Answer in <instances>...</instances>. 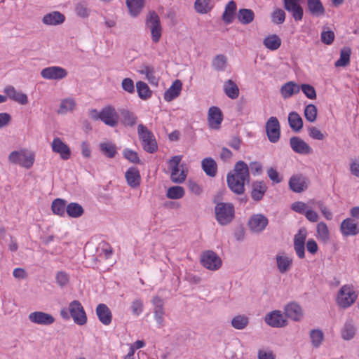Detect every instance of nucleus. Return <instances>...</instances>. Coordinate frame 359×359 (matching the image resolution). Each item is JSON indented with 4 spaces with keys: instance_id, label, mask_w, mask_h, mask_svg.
I'll return each instance as SVG.
<instances>
[{
    "instance_id": "31",
    "label": "nucleus",
    "mask_w": 359,
    "mask_h": 359,
    "mask_svg": "<svg viewBox=\"0 0 359 359\" xmlns=\"http://www.w3.org/2000/svg\"><path fill=\"white\" fill-rule=\"evenodd\" d=\"M182 86V82L178 79L175 80L172 86L165 92L164 99L168 102H170L178 97L180 94Z\"/></svg>"
},
{
    "instance_id": "48",
    "label": "nucleus",
    "mask_w": 359,
    "mask_h": 359,
    "mask_svg": "<svg viewBox=\"0 0 359 359\" xmlns=\"http://www.w3.org/2000/svg\"><path fill=\"white\" fill-rule=\"evenodd\" d=\"M194 8L198 13H208L212 8L211 0H196L194 3Z\"/></svg>"
},
{
    "instance_id": "57",
    "label": "nucleus",
    "mask_w": 359,
    "mask_h": 359,
    "mask_svg": "<svg viewBox=\"0 0 359 359\" xmlns=\"http://www.w3.org/2000/svg\"><path fill=\"white\" fill-rule=\"evenodd\" d=\"M335 34L333 31L330 30L327 27H324L320 34L321 41L326 44L330 45L333 43Z\"/></svg>"
},
{
    "instance_id": "51",
    "label": "nucleus",
    "mask_w": 359,
    "mask_h": 359,
    "mask_svg": "<svg viewBox=\"0 0 359 359\" xmlns=\"http://www.w3.org/2000/svg\"><path fill=\"white\" fill-rule=\"evenodd\" d=\"M120 113L123 118V122L126 126H133L136 124L137 117L134 113L128 109H121Z\"/></svg>"
},
{
    "instance_id": "49",
    "label": "nucleus",
    "mask_w": 359,
    "mask_h": 359,
    "mask_svg": "<svg viewBox=\"0 0 359 359\" xmlns=\"http://www.w3.org/2000/svg\"><path fill=\"white\" fill-rule=\"evenodd\" d=\"M137 92L138 96L142 100H147L151 96V91L150 90L148 85L143 81H138L136 83Z\"/></svg>"
},
{
    "instance_id": "28",
    "label": "nucleus",
    "mask_w": 359,
    "mask_h": 359,
    "mask_svg": "<svg viewBox=\"0 0 359 359\" xmlns=\"http://www.w3.org/2000/svg\"><path fill=\"white\" fill-rule=\"evenodd\" d=\"M128 184L132 188H137L140 186L141 176L139 170L135 167H131L128 169L125 173Z\"/></svg>"
},
{
    "instance_id": "35",
    "label": "nucleus",
    "mask_w": 359,
    "mask_h": 359,
    "mask_svg": "<svg viewBox=\"0 0 359 359\" xmlns=\"http://www.w3.org/2000/svg\"><path fill=\"white\" fill-rule=\"evenodd\" d=\"M201 165L205 174L210 177H215L217 171V165L212 158H205L201 162Z\"/></svg>"
},
{
    "instance_id": "12",
    "label": "nucleus",
    "mask_w": 359,
    "mask_h": 359,
    "mask_svg": "<svg viewBox=\"0 0 359 359\" xmlns=\"http://www.w3.org/2000/svg\"><path fill=\"white\" fill-rule=\"evenodd\" d=\"M182 159V156H172L168 161V168L170 170V179L175 183H182L186 179L185 172L182 170H181V179L175 178L176 172H180L179 165Z\"/></svg>"
},
{
    "instance_id": "32",
    "label": "nucleus",
    "mask_w": 359,
    "mask_h": 359,
    "mask_svg": "<svg viewBox=\"0 0 359 359\" xmlns=\"http://www.w3.org/2000/svg\"><path fill=\"white\" fill-rule=\"evenodd\" d=\"M307 8L313 16H321L325 14V10L320 0H307Z\"/></svg>"
},
{
    "instance_id": "62",
    "label": "nucleus",
    "mask_w": 359,
    "mask_h": 359,
    "mask_svg": "<svg viewBox=\"0 0 359 359\" xmlns=\"http://www.w3.org/2000/svg\"><path fill=\"white\" fill-rule=\"evenodd\" d=\"M143 302L141 299H135L131 304V310L135 316H140L143 311Z\"/></svg>"
},
{
    "instance_id": "50",
    "label": "nucleus",
    "mask_w": 359,
    "mask_h": 359,
    "mask_svg": "<svg viewBox=\"0 0 359 359\" xmlns=\"http://www.w3.org/2000/svg\"><path fill=\"white\" fill-rule=\"evenodd\" d=\"M317 237L319 240L327 242L330 238V232L327 224L320 222L317 224Z\"/></svg>"
},
{
    "instance_id": "21",
    "label": "nucleus",
    "mask_w": 359,
    "mask_h": 359,
    "mask_svg": "<svg viewBox=\"0 0 359 359\" xmlns=\"http://www.w3.org/2000/svg\"><path fill=\"white\" fill-rule=\"evenodd\" d=\"M231 172V175L234 177L245 180L248 183L250 182V176L249 167L247 163L243 161H238L235 165L233 172Z\"/></svg>"
},
{
    "instance_id": "37",
    "label": "nucleus",
    "mask_w": 359,
    "mask_h": 359,
    "mask_svg": "<svg viewBox=\"0 0 359 359\" xmlns=\"http://www.w3.org/2000/svg\"><path fill=\"white\" fill-rule=\"evenodd\" d=\"M223 88L226 96L231 99H236L239 95V88L231 79L224 82Z\"/></svg>"
},
{
    "instance_id": "53",
    "label": "nucleus",
    "mask_w": 359,
    "mask_h": 359,
    "mask_svg": "<svg viewBox=\"0 0 359 359\" xmlns=\"http://www.w3.org/2000/svg\"><path fill=\"white\" fill-rule=\"evenodd\" d=\"M213 68L217 71H224L227 65V58L224 55H216L212 62Z\"/></svg>"
},
{
    "instance_id": "60",
    "label": "nucleus",
    "mask_w": 359,
    "mask_h": 359,
    "mask_svg": "<svg viewBox=\"0 0 359 359\" xmlns=\"http://www.w3.org/2000/svg\"><path fill=\"white\" fill-rule=\"evenodd\" d=\"M141 73L146 75L147 79L151 83L157 84L158 79L154 76V68L151 66H144Z\"/></svg>"
},
{
    "instance_id": "5",
    "label": "nucleus",
    "mask_w": 359,
    "mask_h": 359,
    "mask_svg": "<svg viewBox=\"0 0 359 359\" xmlns=\"http://www.w3.org/2000/svg\"><path fill=\"white\" fill-rule=\"evenodd\" d=\"M8 161L13 164H18L29 169L34 164V154L25 150L13 151L9 154Z\"/></svg>"
},
{
    "instance_id": "46",
    "label": "nucleus",
    "mask_w": 359,
    "mask_h": 359,
    "mask_svg": "<svg viewBox=\"0 0 359 359\" xmlns=\"http://www.w3.org/2000/svg\"><path fill=\"white\" fill-rule=\"evenodd\" d=\"M76 107V102L72 98L64 99L61 101L57 114H65L69 111H72Z\"/></svg>"
},
{
    "instance_id": "19",
    "label": "nucleus",
    "mask_w": 359,
    "mask_h": 359,
    "mask_svg": "<svg viewBox=\"0 0 359 359\" xmlns=\"http://www.w3.org/2000/svg\"><path fill=\"white\" fill-rule=\"evenodd\" d=\"M226 182L228 187L230 190L237 195H241L245 192V180L238 179L233 175L231 172H229L226 176Z\"/></svg>"
},
{
    "instance_id": "47",
    "label": "nucleus",
    "mask_w": 359,
    "mask_h": 359,
    "mask_svg": "<svg viewBox=\"0 0 359 359\" xmlns=\"http://www.w3.org/2000/svg\"><path fill=\"white\" fill-rule=\"evenodd\" d=\"M101 152L108 158H112L116 154V147L111 142H102L100 144Z\"/></svg>"
},
{
    "instance_id": "38",
    "label": "nucleus",
    "mask_w": 359,
    "mask_h": 359,
    "mask_svg": "<svg viewBox=\"0 0 359 359\" xmlns=\"http://www.w3.org/2000/svg\"><path fill=\"white\" fill-rule=\"evenodd\" d=\"M288 123L291 129L294 132H299L303 127V120L295 111L289 114Z\"/></svg>"
},
{
    "instance_id": "17",
    "label": "nucleus",
    "mask_w": 359,
    "mask_h": 359,
    "mask_svg": "<svg viewBox=\"0 0 359 359\" xmlns=\"http://www.w3.org/2000/svg\"><path fill=\"white\" fill-rule=\"evenodd\" d=\"M51 147L53 151L59 154L62 159L67 160L70 158V148L60 138H54L51 143Z\"/></svg>"
},
{
    "instance_id": "29",
    "label": "nucleus",
    "mask_w": 359,
    "mask_h": 359,
    "mask_svg": "<svg viewBox=\"0 0 359 359\" xmlns=\"http://www.w3.org/2000/svg\"><path fill=\"white\" fill-rule=\"evenodd\" d=\"M65 20V16L59 11H52L46 14L42 18V22L46 25H58Z\"/></svg>"
},
{
    "instance_id": "44",
    "label": "nucleus",
    "mask_w": 359,
    "mask_h": 359,
    "mask_svg": "<svg viewBox=\"0 0 359 359\" xmlns=\"http://www.w3.org/2000/svg\"><path fill=\"white\" fill-rule=\"evenodd\" d=\"M83 207L77 203H70L67 205V214L72 218H77L83 214Z\"/></svg>"
},
{
    "instance_id": "16",
    "label": "nucleus",
    "mask_w": 359,
    "mask_h": 359,
    "mask_svg": "<svg viewBox=\"0 0 359 359\" xmlns=\"http://www.w3.org/2000/svg\"><path fill=\"white\" fill-rule=\"evenodd\" d=\"M292 149L299 154H310L312 153L311 147L299 137H292L290 140Z\"/></svg>"
},
{
    "instance_id": "41",
    "label": "nucleus",
    "mask_w": 359,
    "mask_h": 359,
    "mask_svg": "<svg viewBox=\"0 0 359 359\" xmlns=\"http://www.w3.org/2000/svg\"><path fill=\"white\" fill-rule=\"evenodd\" d=\"M126 5L130 14L133 17H136L142 10L144 1L143 0H126Z\"/></svg>"
},
{
    "instance_id": "7",
    "label": "nucleus",
    "mask_w": 359,
    "mask_h": 359,
    "mask_svg": "<svg viewBox=\"0 0 359 359\" xmlns=\"http://www.w3.org/2000/svg\"><path fill=\"white\" fill-rule=\"evenodd\" d=\"M201 264L208 270L216 271L222 266V262L215 252L207 250L201 255Z\"/></svg>"
},
{
    "instance_id": "33",
    "label": "nucleus",
    "mask_w": 359,
    "mask_h": 359,
    "mask_svg": "<svg viewBox=\"0 0 359 359\" xmlns=\"http://www.w3.org/2000/svg\"><path fill=\"white\" fill-rule=\"evenodd\" d=\"M355 327L352 319H348L344 323L341 330V338L344 340L348 341L352 339L355 334Z\"/></svg>"
},
{
    "instance_id": "11",
    "label": "nucleus",
    "mask_w": 359,
    "mask_h": 359,
    "mask_svg": "<svg viewBox=\"0 0 359 359\" xmlns=\"http://www.w3.org/2000/svg\"><path fill=\"white\" fill-rule=\"evenodd\" d=\"M41 76L48 80H60L67 76V72L63 67L52 66L43 69L41 71Z\"/></svg>"
},
{
    "instance_id": "54",
    "label": "nucleus",
    "mask_w": 359,
    "mask_h": 359,
    "mask_svg": "<svg viewBox=\"0 0 359 359\" xmlns=\"http://www.w3.org/2000/svg\"><path fill=\"white\" fill-rule=\"evenodd\" d=\"M248 318L244 315L235 316L231 320V325L235 329L243 330L248 325Z\"/></svg>"
},
{
    "instance_id": "56",
    "label": "nucleus",
    "mask_w": 359,
    "mask_h": 359,
    "mask_svg": "<svg viewBox=\"0 0 359 359\" xmlns=\"http://www.w3.org/2000/svg\"><path fill=\"white\" fill-rule=\"evenodd\" d=\"M318 110L313 104H309L304 109V116L306 119L311 123H313L317 118Z\"/></svg>"
},
{
    "instance_id": "64",
    "label": "nucleus",
    "mask_w": 359,
    "mask_h": 359,
    "mask_svg": "<svg viewBox=\"0 0 359 359\" xmlns=\"http://www.w3.org/2000/svg\"><path fill=\"white\" fill-rule=\"evenodd\" d=\"M56 282L60 287H64L69 283V275L65 271H58L56 273Z\"/></svg>"
},
{
    "instance_id": "27",
    "label": "nucleus",
    "mask_w": 359,
    "mask_h": 359,
    "mask_svg": "<svg viewBox=\"0 0 359 359\" xmlns=\"http://www.w3.org/2000/svg\"><path fill=\"white\" fill-rule=\"evenodd\" d=\"M277 268L280 273H287L292 266V259L284 253H278L276 256Z\"/></svg>"
},
{
    "instance_id": "8",
    "label": "nucleus",
    "mask_w": 359,
    "mask_h": 359,
    "mask_svg": "<svg viewBox=\"0 0 359 359\" xmlns=\"http://www.w3.org/2000/svg\"><path fill=\"white\" fill-rule=\"evenodd\" d=\"M290 189L295 193H302L306 191L309 184L310 180L306 176L298 173L293 175L289 180Z\"/></svg>"
},
{
    "instance_id": "45",
    "label": "nucleus",
    "mask_w": 359,
    "mask_h": 359,
    "mask_svg": "<svg viewBox=\"0 0 359 359\" xmlns=\"http://www.w3.org/2000/svg\"><path fill=\"white\" fill-rule=\"evenodd\" d=\"M309 336L311 344L314 348H318L324 340V334L320 329L311 330Z\"/></svg>"
},
{
    "instance_id": "22",
    "label": "nucleus",
    "mask_w": 359,
    "mask_h": 359,
    "mask_svg": "<svg viewBox=\"0 0 359 359\" xmlns=\"http://www.w3.org/2000/svg\"><path fill=\"white\" fill-rule=\"evenodd\" d=\"M4 93L11 100L20 104L25 105L28 103L27 95L20 91L17 90L13 86H8L4 89Z\"/></svg>"
},
{
    "instance_id": "15",
    "label": "nucleus",
    "mask_w": 359,
    "mask_h": 359,
    "mask_svg": "<svg viewBox=\"0 0 359 359\" xmlns=\"http://www.w3.org/2000/svg\"><path fill=\"white\" fill-rule=\"evenodd\" d=\"M268 223L269 220L266 217L262 214H256L250 217L248 225L253 232L260 233L266 227Z\"/></svg>"
},
{
    "instance_id": "26",
    "label": "nucleus",
    "mask_w": 359,
    "mask_h": 359,
    "mask_svg": "<svg viewBox=\"0 0 359 359\" xmlns=\"http://www.w3.org/2000/svg\"><path fill=\"white\" fill-rule=\"evenodd\" d=\"M95 311L98 319L103 325H109L111 323L112 313L106 304H98Z\"/></svg>"
},
{
    "instance_id": "10",
    "label": "nucleus",
    "mask_w": 359,
    "mask_h": 359,
    "mask_svg": "<svg viewBox=\"0 0 359 359\" xmlns=\"http://www.w3.org/2000/svg\"><path fill=\"white\" fill-rule=\"evenodd\" d=\"M118 114L113 106L108 105L102 109L100 121L107 126L116 127L118 123Z\"/></svg>"
},
{
    "instance_id": "42",
    "label": "nucleus",
    "mask_w": 359,
    "mask_h": 359,
    "mask_svg": "<svg viewBox=\"0 0 359 359\" xmlns=\"http://www.w3.org/2000/svg\"><path fill=\"white\" fill-rule=\"evenodd\" d=\"M351 54V50L349 47H344L340 51V57L337 60L334 66L339 67H346L350 63V56Z\"/></svg>"
},
{
    "instance_id": "14",
    "label": "nucleus",
    "mask_w": 359,
    "mask_h": 359,
    "mask_svg": "<svg viewBox=\"0 0 359 359\" xmlns=\"http://www.w3.org/2000/svg\"><path fill=\"white\" fill-rule=\"evenodd\" d=\"M300 0H283L285 9L291 13L295 21H300L303 18L304 10L299 4Z\"/></svg>"
},
{
    "instance_id": "58",
    "label": "nucleus",
    "mask_w": 359,
    "mask_h": 359,
    "mask_svg": "<svg viewBox=\"0 0 359 359\" xmlns=\"http://www.w3.org/2000/svg\"><path fill=\"white\" fill-rule=\"evenodd\" d=\"M309 204L316 205L321 211L323 216L327 220H331L332 219V212L327 209V208L324 205L323 202L321 201H309Z\"/></svg>"
},
{
    "instance_id": "25",
    "label": "nucleus",
    "mask_w": 359,
    "mask_h": 359,
    "mask_svg": "<svg viewBox=\"0 0 359 359\" xmlns=\"http://www.w3.org/2000/svg\"><path fill=\"white\" fill-rule=\"evenodd\" d=\"M152 304L154 306V313L155 320L160 326H163L164 321L163 316L165 314L163 300L158 296H155L152 299Z\"/></svg>"
},
{
    "instance_id": "18",
    "label": "nucleus",
    "mask_w": 359,
    "mask_h": 359,
    "mask_svg": "<svg viewBox=\"0 0 359 359\" xmlns=\"http://www.w3.org/2000/svg\"><path fill=\"white\" fill-rule=\"evenodd\" d=\"M29 320L34 323L43 325H49L55 322L54 317L42 311H34L29 313Z\"/></svg>"
},
{
    "instance_id": "20",
    "label": "nucleus",
    "mask_w": 359,
    "mask_h": 359,
    "mask_svg": "<svg viewBox=\"0 0 359 359\" xmlns=\"http://www.w3.org/2000/svg\"><path fill=\"white\" fill-rule=\"evenodd\" d=\"M222 119V113L219 107L215 106L210 107L208 116L210 128L212 129L219 128Z\"/></svg>"
},
{
    "instance_id": "52",
    "label": "nucleus",
    "mask_w": 359,
    "mask_h": 359,
    "mask_svg": "<svg viewBox=\"0 0 359 359\" xmlns=\"http://www.w3.org/2000/svg\"><path fill=\"white\" fill-rule=\"evenodd\" d=\"M75 12L80 18H87L90 15V10L88 8V3L85 1H82L76 4Z\"/></svg>"
},
{
    "instance_id": "3",
    "label": "nucleus",
    "mask_w": 359,
    "mask_h": 359,
    "mask_svg": "<svg viewBox=\"0 0 359 359\" xmlns=\"http://www.w3.org/2000/svg\"><path fill=\"white\" fill-rule=\"evenodd\" d=\"M145 26L150 31L152 41L156 43H158L162 36L163 29L160 18L155 11H151L148 13L145 20Z\"/></svg>"
},
{
    "instance_id": "55",
    "label": "nucleus",
    "mask_w": 359,
    "mask_h": 359,
    "mask_svg": "<svg viewBox=\"0 0 359 359\" xmlns=\"http://www.w3.org/2000/svg\"><path fill=\"white\" fill-rule=\"evenodd\" d=\"M184 189L180 186L171 187L168 189L167 197L170 199H180L184 195Z\"/></svg>"
},
{
    "instance_id": "6",
    "label": "nucleus",
    "mask_w": 359,
    "mask_h": 359,
    "mask_svg": "<svg viewBox=\"0 0 359 359\" xmlns=\"http://www.w3.org/2000/svg\"><path fill=\"white\" fill-rule=\"evenodd\" d=\"M358 294L353 288L350 285H343L338 293L337 304L338 305L346 309L351 306L356 300Z\"/></svg>"
},
{
    "instance_id": "2",
    "label": "nucleus",
    "mask_w": 359,
    "mask_h": 359,
    "mask_svg": "<svg viewBox=\"0 0 359 359\" xmlns=\"http://www.w3.org/2000/svg\"><path fill=\"white\" fill-rule=\"evenodd\" d=\"M215 217L222 226L229 224L234 218L235 210L231 203H218L215 207Z\"/></svg>"
},
{
    "instance_id": "30",
    "label": "nucleus",
    "mask_w": 359,
    "mask_h": 359,
    "mask_svg": "<svg viewBox=\"0 0 359 359\" xmlns=\"http://www.w3.org/2000/svg\"><path fill=\"white\" fill-rule=\"evenodd\" d=\"M267 191V186L263 181H255L252 184L251 197L255 201H261Z\"/></svg>"
},
{
    "instance_id": "1",
    "label": "nucleus",
    "mask_w": 359,
    "mask_h": 359,
    "mask_svg": "<svg viewBox=\"0 0 359 359\" xmlns=\"http://www.w3.org/2000/svg\"><path fill=\"white\" fill-rule=\"evenodd\" d=\"M60 316L65 320H69L70 318H72L74 322L79 325H83L87 322L84 309L78 300L70 302L67 309H62L60 311Z\"/></svg>"
},
{
    "instance_id": "36",
    "label": "nucleus",
    "mask_w": 359,
    "mask_h": 359,
    "mask_svg": "<svg viewBox=\"0 0 359 359\" xmlns=\"http://www.w3.org/2000/svg\"><path fill=\"white\" fill-rule=\"evenodd\" d=\"M236 11V4L234 1H230L225 6V11L222 15V20L226 24H230L234 19Z\"/></svg>"
},
{
    "instance_id": "63",
    "label": "nucleus",
    "mask_w": 359,
    "mask_h": 359,
    "mask_svg": "<svg viewBox=\"0 0 359 359\" xmlns=\"http://www.w3.org/2000/svg\"><path fill=\"white\" fill-rule=\"evenodd\" d=\"M123 154L126 159L132 163H138L140 162V158L136 151L129 149H124Z\"/></svg>"
},
{
    "instance_id": "61",
    "label": "nucleus",
    "mask_w": 359,
    "mask_h": 359,
    "mask_svg": "<svg viewBox=\"0 0 359 359\" xmlns=\"http://www.w3.org/2000/svg\"><path fill=\"white\" fill-rule=\"evenodd\" d=\"M299 87L309 99L313 100L316 98V92L314 87L309 84H302Z\"/></svg>"
},
{
    "instance_id": "43",
    "label": "nucleus",
    "mask_w": 359,
    "mask_h": 359,
    "mask_svg": "<svg viewBox=\"0 0 359 359\" xmlns=\"http://www.w3.org/2000/svg\"><path fill=\"white\" fill-rule=\"evenodd\" d=\"M51 209L55 215L64 216L67 211L66 201L61 198H56L52 202Z\"/></svg>"
},
{
    "instance_id": "24",
    "label": "nucleus",
    "mask_w": 359,
    "mask_h": 359,
    "mask_svg": "<svg viewBox=\"0 0 359 359\" xmlns=\"http://www.w3.org/2000/svg\"><path fill=\"white\" fill-rule=\"evenodd\" d=\"M340 230L345 236H355L359 233L358 225L352 218L344 219L341 224Z\"/></svg>"
},
{
    "instance_id": "4",
    "label": "nucleus",
    "mask_w": 359,
    "mask_h": 359,
    "mask_svg": "<svg viewBox=\"0 0 359 359\" xmlns=\"http://www.w3.org/2000/svg\"><path fill=\"white\" fill-rule=\"evenodd\" d=\"M137 133L144 150L150 154L154 153L157 150L158 146L152 132L143 124H139Z\"/></svg>"
},
{
    "instance_id": "13",
    "label": "nucleus",
    "mask_w": 359,
    "mask_h": 359,
    "mask_svg": "<svg viewBox=\"0 0 359 359\" xmlns=\"http://www.w3.org/2000/svg\"><path fill=\"white\" fill-rule=\"evenodd\" d=\"M265 322L267 325L273 327H283L287 325L286 318L278 310H275L266 314Z\"/></svg>"
},
{
    "instance_id": "59",
    "label": "nucleus",
    "mask_w": 359,
    "mask_h": 359,
    "mask_svg": "<svg viewBox=\"0 0 359 359\" xmlns=\"http://www.w3.org/2000/svg\"><path fill=\"white\" fill-rule=\"evenodd\" d=\"M272 22L280 25L284 22L285 20V13L280 8H276L271 14Z\"/></svg>"
},
{
    "instance_id": "23",
    "label": "nucleus",
    "mask_w": 359,
    "mask_h": 359,
    "mask_svg": "<svg viewBox=\"0 0 359 359\" xmlns=\"http://www.w3.org/2000/svg\"><path fill=\"white\" fill-rule=\"evenodd\" d=\"M285 314L294 321H300L303 317V311L298 304L291 302L285 306Z\"/></svg>"
},
{
    "instance_id": "34",
    "label": "nucleus",
    "mask_w": 359,
    "mask_h": 359,
    "mask_svg": "<svg viewBox=\"0 0 359 359\" xmlns=\"http://www.w3.org/2000/svg\"><path fill=\"white\" fill-rule=\"evenodd\" d=\"M300 87L293 81H289L282 86L280 93L284 99L292 97L299 92Z\"/></svg>"
},
{
    "instance_id": "9",
    "label": "nucleus",
    "mask_w": 359,
    "mask_h": 359,
    "mask_svg": "<svg viewBox=\"0 0 359 359\" xmlns=\"http://www.w3.org/2000/svg\"><path fill=\"white\" fill-rule=\"evenodd\" d=\"M266 132L271 142H277L280 139V123L276 117L271 116L266 123Z\"/></svg>"
},
{
    "instance_id": "39",
    "label": "nucleus",
    "mask_w": 359,
    "mask_h": 359,
    "mask_svg": "<svg viewBox=\"0 0 359 359\" xmlns=\"http://www.w3.org/2000/svg\"><path fill=\"white\" fill-rule=\"evenodd\" d=\"M237 18L241 24L248 25L254 20L255 13L251 9L241 8L237 13Z\"/></svg>"
},
{
    "instance_id": "40",
    "label": "nucleus",
    "mask_w": 359,
    "mask_h": 359,
    "mask_svg": "<svg viewBox=\"0 0 359 359\" xmlns=\"http://www.w3.org/2000/svg\"><path fill=\"white\" fill-rule=\"evenodd\" d=\"M281 42V39L278 35L271 34L264 39L263 44L266 48L276 50L280 48Z\"/></svg>"
}]
</instances>
